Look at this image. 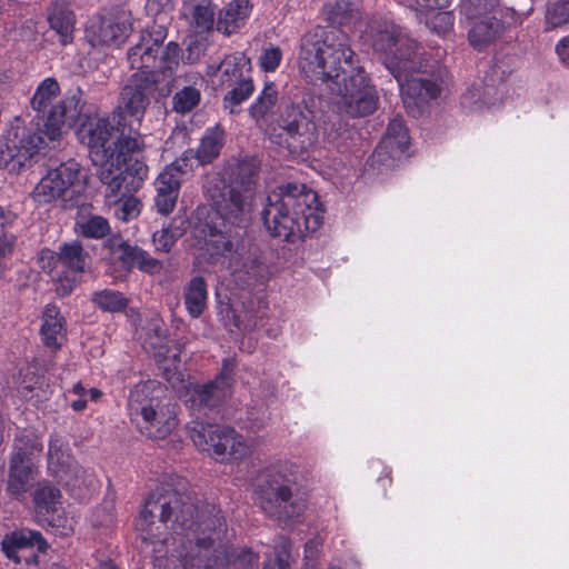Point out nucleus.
Here are the masks:
<instances>
[{"label": "nucleus", "instance_id": "79ce46f5", "mask_svg": "<svg viewBox=\"0 0 569 569\" xmlns=\"http://www.w3.org/2000/svg\"><path fill=\"white\" fill-rule=\"evenodd\" d=\"M181 236L182 231L179 228H172L171 224L157 230L152 234L156 251L168 253Z\"/></svg>", "mask_w": 569, "mask_h": 569}, {"label": "nucleus", "instance_id": "39448f33", "mask_svg": "<svg viewBox=\"0 0 569 569\" xmlns=\"http://www.w3.org/2000/svg\"><path fill=\"white\" fill-rule=\"evenodd\" d=\"M318 196L303 183H286L272 190L261 212L272 237L296 242L317 231L322 223Z\"/></svg>", "mask_w": 569, "mask_h": 569}, {"label": "nucleus", "instance_id": "cd10ccee", "mask_svg": "<svg viewBox=\"0 0 569 569\" xmlns=\"http://www.w3.org/2000/svg\"><path fill=\"white\" fill-rule=\"evenodd\" d=\"M203 249L211 256H226L233 250L230 230H222L216 223L204 222L198 228Z\"/></svg>", "mask_w": 569, "mask_h": 569}, {"label": "nucleus", "instance_id": "5701e85b", "mask_svg": "<svg viewBox=\"0 0 569 569\" xmlns=\"http://www.w3.org/2000/svg\"><path fill=\"white\" fill-rule=\"evenodd\" d=\"M250 59L242 52L228 54L219 63H210L207 67L209 77L220 74V86L231 87L238 81L250 76Z\"/></svg>", "mask_w": 569, "mask_h": 569}, {"label": "nucleus", "instance_id": "c03bdc74", "mask_svg": "<svg viewBox=\"0 0 569 569\" xmlns=\"http://www.w3.org/2000/svg\"><path fill=\"white\" fill-rule=\"evenodd\" d=\"M360 0H337L335 4L327 7L328 19L332 23L342 21L358 10Z\"/></svg>", "mask_w": 569, "mask_h": 569}, {"label": "nucleus", "instance_id": "393cba45", "mask_svg": "<svg viewBox=\"0 0 569 569\" xmlns=\"http://www.w3.org/2000/svg\"><path fill=\"white\" fill-rule=\"evenodd\" d=\"M68 445L51 436L48 451V469L61 481L68 482L69 473H77L78 466L69 452Z\"/></svg>", "mask_w": 569, "mask_h": 569}, {"label": "nucleus", "instance_id": "603ef678", "mask_svg": "<svg viewBox=\"0 0 569 569\" xmlns=\"http://www.w3.org/2000/svg\"><path fill=\"white\" fill-rule=\"evenodd\" d=\"M455 18L451 12L442 11L435 14L431 20L432 28L439 34H446L453 28Z\"/></svg>", "mask_w": 569, "mask_h": 569}, {"label": "nucleus", "instance_id": "1a4fd4ad", "mask_svg": "<svg viewBox=\"0 0 569 569\" xmlns=\"http://www.w3.org/2000/svg\"><path fill=\"white\" fill-rule=\"evenodd\" d=\"M277 122L279 132H272L270 139L292 154L307 152L318 141L315 114L305 101L283 106Z\"/></svg>", "mask_w": 569, "mask_h": 569}, {"label": "nucleus", "instance_id": "9d476101", "mask_svg": "<svg viewBox=\"0 0 569 569\" xmlns=\"http://www.w3.org/2000/svg\"><path fill=\"white\" fill-rule=\"evenodd\" d=\"M60 93V86L54 78H46L37 87L31 99V107L38 113H42L44 134L48 140L60 139L66 127L76 124L80 109L73 99L61 100L53 104Z\"/></svg>", "mask_w": 569, "mask_h": 569}, {"label": "nucleus", "instance_id": "0e129e2a", "mask_svg": "<svg viewBox=\"0 0 569 569\" xmlns=\"http://www.w3.org/2000/svg\"><path fill=\"white\" fill-rule=\"evenodd\" d=\"M473 92H467L462 96L461 98V104L465 107V108H469L470 110H473L475 108L471 106L470 103V100L471 98L473 97Z\"/></svg>", "mask_w": 569, "mask_h": 569}, {"label": "nucleus", "instance_id": "4468645a", "mask_svg": "<svg viewBox=\"0 0 569 569\" xmlns=\"http://www.w3.org/2000/svg\"><path fill=\"white\" fill-rule=\"evenodd\" d=\"M44 137V127L41 129L39 123L12 128L0 149V168L19 171L43 148Z\"/></svg>", "mask_w": 569, "mask_h": 569}, {"label": "nucleus", "instance_id": "a18cd8bd", "mask_svg": "<svg viewBox=\"0 0 569 569\" xmlns=\"http://www.w3.org/2000/svg\"><path fill=\"white\" fill-rule=\"evenodd\" d=\"M546 21L552 28L569 22V0L551 3L546 13Z\"/></svg>", "mask_w": 569, "mask_h": 569}, {"label": "nucleus", "instance_id": "49530a36", "mask_svg": "<svg viewBox=\"0 0 569 569\" xmlns=\"http://www.w3.org/2000/svg\"><path fill=\"white\" fill-rule=\"evenodd\" d=\"M134 268H138L140 271L148 274H158L162 271L163 263L151 257L147 250L139 247L136 256Z\"/></svg>", "mask_w": 569, "mask_h": 569}, {"label": "nucleus", "instance_id": "6e6d98bb", "mask_svg": "<svg viewBox=\"0 0 569 569\" xmlns=\"http://www.w3.org/2000/svg\"><path fill=\"white\" fill-rule=\"evenodd\" d=\"M194 159V150H186L180 158L174 160L170 166L176 167V174L182 180V176L191 169L190 160Z\"/></svg>", "mask_w": 569, "mask_h": 569}, {"label": "nucleus", "instance_id": "a878e982", "mask_svg": "<svg viewBox=\"0 0 569 569\" xmlns=\"http://www.w3.org/2000/svg\"><path fill=\"white\" fill-rule=\"evenodd\" d=\"M66 319L59 308L47 305L42 313L40 335L43 343L52 349H59L66 339Z\"/></svg>", "mask_w": 569, "mask_h": 569}, {"label": "nucleus", "instance_id": "4be33fe9", "mask_svg": "<svg viewBox=\"0 0 569 569\" xmlns=\"http://www.w3.org/2000/svg\"><path fill=\"white\" fill-rule=\"evenodd\" d=\"M224 378L214 379L204 385H196L187 391L186 402L190 409L206 415L207 410L218 408L230 395Z\"/></svg>", "mask_w": 569, "mask_h": 569}, {"label": "nucleus", "instance_id": "8fccbe9b", "mask_svg": "<svg viewBox=\"0 0 569 569\" xmlns=\"http://www.w3.org/2000/svg\"><path fill=\"white\" fill-rule=\"evenodd\" d=\"M282 59V52L278 47H270L263 50L259 58L260 67L263 71H274Z\"/></svg>", "mask_w": 569, "mask_h": 569}, {"label": "nucleus", "instance_id": "de8ad7c7", "mask_svg": "<svg viewBox=\"0 0 569 569\" xmlns=\"http://www.w3.org/2000/svg\"><path fill=\"white\" fill-rule=\"evenodd\" d=\"M289 540L281 537L279 543L276 546V557L269 560L263 569H289Z\"/></svg>", "mask_w": 569, "mask_h": 569}, {"label": "nucleus", "instance_id": "7ed1b4c3", "mask_svg": "<svg viewBox=\"0 0 569 569\" xmlns=\"http://www.w3.org/2000/svg\"><path fill=\"white\" fill-rule=\"evenodd\" d=\"M372 49L398 82L406 111L413 118L430 111L443 88L445 70L413 38L392 22L372 33Z\"/></svg>", "mask_w": 569, "mask_h": 569}, {"label": "nucleus", "instance_id": "680f3d73", "mask_svg": "<svg viewBox=\"0 0 569 569\" xmlns=\"http://www.w3.org/2000/svg\"><path fill=\"white\" fill-rule=\"evenodd\" d=\"M46 250L47 249L41 250L39 262H40L41 268L44 271L51 272L53 269H56L60 264V261L50 260L48 258L44 259V251Z\"/></svg>", "mask_w": 569, "mask_h": 569}, {"label": "nucleus", "instance_id": "ea45409f", "mask_svg": "<svg viewBox=\"0 0 569 569\" xmlns=\"http://www.w3.org/2000/svg\"><path fill=\"white\" fill-rule=\"evenodd\" d=\"M259 171V163L254 158H246L238 163L236 182L240 189L251 191L253 193L254 178Z\"/></svg>", "mask_w": 569, "mask_h": 569}, {"label": "nucleus", "instance_id": "a211bd4d", "mask_svg": "<svg viewBox=\"0 0 569 569\" xmlns=\"http://www.w3.org/2000/svg\"><path fill=\"white\" fill-rule=\"evenodd\" d=\"M133 31V18L130 11L121 10L118 13L100 17L91 21L87 29V37L92 46L120 47Z\"/></svg>", "mask_w": 569, "mask_h": 569}, {"label": "nucleus", "instance_id": "f257e3e1", "mask_svg": "<svg viewBox=\"0 0 569 569\" xmlns=\"http://www.w3.org/2000/svg\"><path fill=\"white\" fill-rule=\"evenodd\" d=\"M214 505L199 507L190 493L180 492L171 485L157 487L147 497L136 522L144 543L153 546L152 551L161 552L168 543V536L154 527V520L171 528L177 536H183L181 563L184 569H224L230 555L226 540V522Z\"/></svg>", "mask_w": 569, "mask_h": 569}, {"label": "nucleus", "instance_id": "0eeeda50", "mask_svg": "<svg viewBox=\"0 0 569 569\" xmlns=\"http://www.w3.org/2000/svg\"><path fill=\"white\" fill-rule=\"evenodd\" d=\"M164 388L154 380L136 385L129 393L132 422L149 438L163 439L177 426L176 406L163 401Z\"/></svg>", "mask_w": 569, "mask_h": 569}, {"label": "nucleus", "instance_id": "473e14b6", "mask_svg": "<svg viewBox=\"0 0 569 569\" xmlns=\"http://www.w3.org/2000/svg\"><path fill=\"white\" fill-rule=\"evenodd\" d=\"M74 230L88 239H102L111 231L109 221L98 214H81L76 219Z\"/></svg>", "mask_w": 569, "mask_h": 569}, {"label": "nucleus", "instance_id": "aec40b11", "mask_svg": "<svg viewBox=\"0 0 569 569\" xmlns=\"http://www.w3.org/2000/svg\"><path fill=\"white\" fill-rule=\"evenodd\" d=\"M33 547L39 552H46L49 545L39 531L30 529L13 531L6 536L1 542V549L9 559L16 563L24 560L28 566L38 563V556L28 550Z\"/></svg>", "mask_w": 569, "mask_h": 569}, {"label": "nucleus", "instance_id": "4d7b16f0", "mask_svg": "<svg viewBox=\"0 0 569 569\" xmlns=\"http://www.w3.org/2000/svg\"><path fill=\"white\" fill-rule=\"evenodd\" d=\"M234 327L241 331H251L256 328L257 322L246 312L243 316L240 313H233Z\"/></svg>", "mask_w": 569, "mask_h": 569}, {"label": "nucleus", "instance_id": "3c124183", "mask_svg": "<svg viewBox=\"0 0 569 569\" xmlns=\"http://www.w3.org/2000/svg\"><path fill=\"white\" fill-rule=\"evenodd\" d=\"M499 0H461L460 11L465 12L468 17H475L482 10L491 8Z\"/></svg>", "mask_w": 569, "mask_h": 569}, {"label": "nucleus", "instance_id": "7c9ffc66", "mask_svg": "<svg viewBox=\"0 0 569 569\" xmlns=\"http://www.w3.org/2000/svg\"><path fill=\"white\" fill-rule=\"evenodd\" d=\"M278 102V90L273 82L266 83L254 102L249 108V114L258 126H263Z\"/></svg>", "mask_w": 569, "mask_h": 569}, {"label": "nucleus", "instance_id": "bb28decb", "mask_svg": "<svg viewBox=\"0 0 569 569\" xmlns=\"http://www.w3.org/2000/svg\"><path fill=\"white\" fill-rule=\"evenodd\" d=\"M48 21L51 29L59 34L60 42L62 44H67L72 41L76 16L70 2L67 0L52 1L49 9Z\"/></svg>", "mask_w": 569, "mask_h": 569}, {"label": "nucleus", "instance_id": "dca6fc26", "mask_svg": "<svg viewBox=\"0 0 569 569\" xmlns=\"http://www.w3.org/2000/svg\"><path fill=\"white\" fill-rule=\"evenodd\" d=\"M79 171V164L74 160H69L49 170L33 188L31 198L38 204L67 200L71 187L78 180Z\"/></svg>", "mask_w": 569, "mask_h": 569}, {"label": "nucleus", "instance_id": "423d86ee", "mask_svg": "<svg viewBox=\"0 0 569 569\" xmlns=\"http://www.w3.org/2000/svg\"><path fill=\"white\" fill-rule=\"evenodd\" d=\"M298 471L289 461H280L263 469L256 486V502L269 518L288 521L298 518L306 505L297 496Z\"/></svg>", "mask_w": 569, "mask_h": 569}, {"label": "nucleus", "instance_id": "a19ab883", "mask_svg": "<svg viewBox=\"0 0 569 569\" xmlns=\"http://www.w3.org/2000/svg\"><path fill=\"white\" fill-rule=\"evenodd\" d=\"M176 167L168 166L156 179V191L172 197H179L181 179L176 174Z\"/></svg>", "mask_w": 569, "mask_h": 569}, {"label": "nucleus", "instance_id": "13d9d810", "mask_svg": "<svg viewBox=\"0 0 569 569\" xmlns=\"http://www.w3.org/2000/svg\"><path fill=\"white\" fill-rule=\"evenodd\" d=\"M237 562L242 569H251L258 565V556L250 549L242 550L238 556Z\"/></svg>", "mask_w": 569, "mask_h": 569}, {"label": "nucleus", "instance_id": "f3484780", "mask_svg": "<svg viewBox=\"0 0 569 569\" xmlns=\"http://www.w3.org/2000/svg\"><path fill=\"white\" fill-rule=\"evenodd\" d=\"M60 261V264L71 271L72 277H60L58 280L57 292L59 296H68L77 287L79 274L83 273L89 266L90 256L83 249L81 242L74 240L64 242L59 247V251H44V259Z\"/></svg>", "mask_w": 569, "mask_h": 569}, {"label": "nucleus", "instance_id": "2eb2a0df", "mask_svg": "<svg viewBox=\"0 0 569 569\" xmlns=\"http://www.w3.org/2000/svg\"><path fill=\"white\" fill-rule=\"evenodd\" d=\"M34 450H41V446L37 441L28 438L26 440L24 437L16 439L9 461L6 490L10 497L18 501L24 499L38 475V469L31 459Z\"/></svg>", "mask_w": 569, "mask_h": 569}, {"label": "nucleus", "instance_id": "c756f323", "mask_svg": "<svg viewBox=\"0 0 569 569\" xmlns=\"http://www.w3.org/2000/svg\"><path fill=\"white\" fill-rule=\"evenodd\" d=\"M224 136V130L219 126L208 128L194 151V159L202 166L211 163L220 154Z\"/></svg>", "mask_w": 569, "mask_h": 569}, {"label": "nucleus", "instance_id": "338daca9", "mask_svg": "<svg viewBox=\"0 0 569 569\" xmlns=\"http://www.w3.org/2000/svg\"><path fill=\"white\" fill-rule=\"evenodd\" d=\"M102 396V392L99 389L92 388L90 389V397L92 400L97 401Z\"/></svg>", "mask_w": 569, "mask_h": 569}, {"label": "nucleus", "instance_id": "b1692460", "mask_svg": "<svg viewBox=\"0 0 569 569\" xmlns=\"http://www.w3.org/2000/svg\"><path fill=\"white\" fill-rule=\"evenodd\" d=\"M251 10L250 0H232L220 10L216 21L217 30L227 36L238 32L246 24Z\"/></svg>", "mask_w": 569, "mask_h": 569}, {"label": "nucleus", "instance_id": "e433bc0d", "mask_svg": "<svg viewBox=\"0 0 569 569\" xmlns=\"http://www.w3.org/2000/svg\"><path fill=\"white\" fill-rule=\"evenodd\" d=\"M60 498V490L44 480L38 483L33 495V502L39 512H49L54 509Z\"/></svg>", "mask_w": 569, "mask_h": 569}, {"label": "nucleus", "instance_id": "bf43d9fd", "mask_svg": "<svg viewBox=\"0 0 569 569\" xmlns=\"http://www.w3.org/2000/svg\"><path fill=\"white\" fill-rule=\"evenodd\" d=\"M233 369H234L233 360L232 359H224L223 363H222V370L219 373V376L216 378V379L224 378L223 380H226V382H227L226 387L229 390H231Z\"/></svg>", "mask_w": 569, "mask_h": 569}, {"label": "nucleus", "instance_id": "72a5a7b5", "mask_svg": "<svg viewBox=\"0 0 569 569\" xmlns=\"http://www.w3.org/2000/svg\"><path fill=\"white\" fill-rule=\"evenodd\" d=\"M106 246L109 248L113 259L117 260L122 269L131 271L134 268L136 256L139 247L124 241L120 236L110 237Z\"/></svg>", "mask_w": 569, "mask_h": 569}, {"label": "nucleus", "instance_id": "5fc2aeb1", "mask_svg": "<svg viewBox=\"0 0 569 569\" xmlns=\"http://www.w3.org/2000/svg\"><path fill=\"white\" fill-rule=\"evenodd\" d=\"M176 197L157 192V196L154 198V206L157 208V211L163 216L169 214L173 211L176 203H177Z\"/></svg>", "mask_w": 569, "mask_h": 569}, {"label": "nucleus", "instance_id": "4c0bfd02", "mask_svg": "<svg viewBox=\"0 0 569 569\" xmlns=\"http://www.w3.org/2000/svg\"><path fill=\"white\" fill-rule=\"evenodd\" d=\"M201 100V92L194 86H186L178 90L172 98V110L177 113L192 111Z\"/></svg>", "mask_w": 569, "mask_h": 569}, {"label": "nucleus", "instance_id": "20e7f679", "mask_svg": "<svg viewBox=\"0 0 569 569\" xmlns=\"http://www.w3.org/2000/svg\"><path fill=\"white\" fill-rule=\"evenodd\" d=\"M116 127L108 119L90 120L81 130L87 139L92 162L99 167L97 174L111 191L126 188L138 191L148 177V166L131 153L141 151L144 143L141 134L129 132L126 117L113 116Z\"/></svg>", "mask_w": 569, "mask_h": 569}, {"label": "nucleus", "instance_id": "ddd939ff", "mask_svg": "<svg viewBox=\"0 0 569 569\" xmlns=\"http://www.w3.org/2000/svg\"><path fill=\"white\" fill-rule=\"evenodd\" d=\"M159 78L154 72L142 71L130 76L121 91L120 112L117 118L126 117L130 133L140 134L141 120L158 89Z\"/></svg>", "mask_w": 569, "mask_h": 569}, {"label": "nucleus", "instance_id": "6e6552de", "mask_svg": "<svg viewBox=\"0 0 569 569\" xmlns=\"http://www.w3.org/2000/svg\"><path fill=\"white\" fill-rule=\"evenodd\" d=\"M166 37L167 31L161 26L142 31L139 40L127 52L130 68L138 70L137 72H154L157 78L160 73L163 76L168 73L171 77L179 63L180 49L172 41L162 47Z\"/></svg>", "mask_w": 569, "mask_h": 569}, {"label": "nucleus", "instance_id": "f8f14e48", "mask_svg": "<svg viewBox=\"0 0 569 569\" xmlns=\"http://www.w3.org/2000/svg\"><path fill=\"white\" fill-rule=\"evenodd\" d=\"M187 428L194 446L199 450L208 451L216 459H239L247 453L243 437L228 426L194 420Z\"/></svg>", "mask_w": 569, "mask_h": 569}, {"label": "nucleus", "instance_id": "58836bf2", "mask_svg": "<svg viewBox=\"0 0 569 569\" xmlns=\"http://www.w3.org/2000/svg\"><path fill=\"white\" fill-rule=\"evenodd\" d=\"M238 280L242 281L247 287L263 283L267 277L266 266L258 259H250L242 264V268L234 272Z\"/></svg>", "mask_w": 569, "mask_h": 569}, {"label": "nucleus", "instance_id": "774afa93", "mask_svg": "<svg viewBox=\"0 0 569 569\" xmlns=\"http://www.w3.org/2000/svg\"><path fill=\"white\" fill-rule=\"evenodd\" d=\"M98 569H117L116 566L111 562H103L99 566Z\"/></svg>", "mask_w": 569, "mask_h": 569}, {"label": "nucleus", "instance_id": "6ab92c4d", "mask_svg": "<svg viewBox=\"0 0 569 569\" xmlns=\"http://www.w3.org/2000/svg\"><path fill=\"white\" fill-rule=\"evenodd\" d=\"M498 4L499 2L495 3L491 8L481 10L475 17H468L465 12L460 11L470 23L468 40L477 50H483L495 43L506 31L505 23L495 14V9Z\"/></svg>", "mask_w": 569, "mask_h": 569}, {"label": "nucleus", "instance_id": "864d4df0", "mask_svg": "<svg viewBox=\"0 0 569 569\" xmlns=\"http://www.w3.org/2000/svg\"><path fill=\"white\" fill-rule=\"evenodd\" d=\"M319 540H310L305 545V567L303 569H316L319 555Z\"/></svg>", "mask_w": 569, "mask_h": 569}, {"label": "nucleus", "instance_id": "412c9836", "mask_svg": "<svg viewBox=\"0 0 569 569\" xmlns=\"http://www.w3.org/2000/svg\"><path fill=\"white\" fill-rule=\"evenodd\" d=\"M410 137L408 129L400 117L393 118L380 143L371 156V166H387L399 158L409 147Z\"/></svg>", "mask_w": 569, "mask_h": 569}, {"label": "nucleus", "instance_id": "09e8293b", "mask_svg": "<svg viewBox=\"0 0 569 569\" xmlns=\"http://www.w3.org/2000/svg\"><path fill=\"white\" fill-rule=\"evenodd\" d=\"M403 6L417 12L443 9L450 6L452 0H398Z\"/></svg>", "mask_w": 569, "mask_h": 569}, {"label": "nucleus", "instance_id": "69168bd1", "mask_svg": "<svg viewBox=\"0 0 569 569\" xmlns=\"http://www.w3.org/2000/svg\"><path fill=\"white\" fill-rule=\"evenodd\" d=\"M72 391L76 393V395H79V396H82L84 392H86V389L84 387L82 386L81 382H78L73 386L72 388Z\"/></svg>", "mask_w": 569, "mask_h": 569}, {"label": "nucleus", "instance_id": "f704fd0d", "mask_svg": "<svg viewBox=\"0 0 569 569\" xmlns=\"http://www.w3.org/2000/svg\"><path fill=\"white\" fill-rule=\"evenodd\" d=\"M230 90L223 97V108L229 113L239 112L238 107L247 101L254 92V84L252 78H244L241 81L236 82Z\"/></svg>", "mask_w": 569, "mask_h": 569}, {"label": "nucleus", "instance_id": "f03ea898", "mask_svg": "<svg viewBox=\"0 0 569 569\" xmlns=\"http://www.w3.org/2000/svg\"><path fill=\"white\" fill-rule=\"evenodd\" d=\"M355 57L342 31L317 27L302 37L298 63L310 81L328 82L330 90L339 96V110L356 118L373 113L379 96Z\"/></svg>", "mask_w": 569, "mask_h": 569}, {"label": "nucleus", "instance_id": "37998d69", "mask_svg": "<svg viewBox=\"0 0 569 569\" xmlns=\"http://www.w3.org/2000/svg\"><path fill=\"white\" fill-rule=\"evenodd\" d=\"M192 18L194 27L200 31H209L214 26V8L210 2L199 3L193 8Z\"/></svg>", "mask_w": 569, "mask_h": 569}, {"label": "nucleus", "instance_id": "c9c22d12", "mask_svg": "<svg viewBox=\"0 0 569 569\" xmlns=\"http://www.w3.org/2000/svg\"><path fill=\"white\" fill-rule=\"evenodd\" d=\"M91 301L104 312H123L129 303L122 292L112 289L93 292Z\"/></svg>", "mask_w": 569, "mask_h": 569}, {"label": "nucleus", "instance_id": "c85d7f7f", "mask_svg": "<svg viewBox=\"0 0 569 569\" xmlns=\"http://www.w3.org/2000/svg\"><path fill=\"white\" fill-rule=\"evenodd\" d=\"M134 191H129L124 187L118 191H111L106 186V197L110 203L114 204V216L124 222L136 219L141 211V202L133 197Z\"/></svg>", "mask_w": 569, "mask_h": 569}, {"label": "nucleus", "instance_id": "2f4dec72", "mask_svg": "<svg viewBox=\"0 0 569 569\" xmlns=\"http://www.w3.org/2000/svg\"><path fill=\"white\" fill-rule=\"evenodd\" d=\"M207 284L202 277H194L184 290V305L192 318H198L207 306Z\"/></svg>", "mask_w": 569, "mask_h": 569}, {"label": "nucleus", "instance_id": "e2e57ef3", "mask_svg": "<svg viewBox=\"0 0 569 569\" xmlns=\"http://www.w3.org/2000/svg\"><path fill=\"white\" fill-rule=\"evenodd\" d=\"M71 408L74 410V411H82L87 408V400L86 399H77L74 401L71 402Z\"/></svg>", "mask_w": 569, "mask_h": 569}, {"label": "nucleus", "instance_id": "052dcab7", "mask_svg": "<svg viewBox=\"0 0 569 569\" xmlns=\"http://www.w3.org/2000/svg\"><path fill=\"white\" fill-rule=\"evenodd\" d=\"M556 52L561 62L569 68V36L562 38L556 46Z\"/></svg>", "mask_w": 569, "mask_h": 569}, {"label": "nucleus", "instance_id": "9b49d317", "mask_svg": "<svg viewBox=\"0 0 569 569\" xmlns=\"http://www.w3.org/2000/svg\"><path fill=\"white\" fill-rule=\"evenodd\" d=\"M204 190L212 209L224 226L241 227L248 221L253 198L249 189L229 184L220 173H213L207 177Z\"/></svg>", "mask_w": 569, "mask_h": 569}]
</instances>
